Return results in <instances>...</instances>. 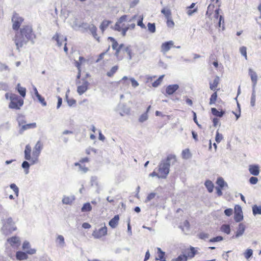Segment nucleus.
I'll use <instances>...</instances> for the list:
<instances>
[{"label":"nucleus","instance_id":"obj_1","mask_svg":"<svg viewBox=\"0 0 261 261\" xmlns=\"http://www.w3.org/2000/svg\"><path fill=\"white\" fill-rule=\"evenodd\" d=\"M35 38V35L33 33L32 27L25 25L20 29L19 32L16 34L13 41L16 46V49L20 51V48L27 45L29 41H31L32 44H34Z\"/></svg>","mask_w":261,"mask_h":261},{"label":"nucleus","instance_id":"obj_2","mask_svg":"<svg viewBox=\"0 0 261 261\" xmlns=\"http://www.w3.org/2000/svg\"><path fill=\"white\" fill-rule=\"evenodd\" d=\"M3 226L1 228L2 232L5 235L11 233L17 229L15 223L12 217H9L2 220Z\"/></svg>","mask_w":261,"mask_h":261},{"label":"nucleus","instance_id":"obj_3","mask_svg":"<svg viewBox=\"0 0 261 261\" xmlns=\"http://www.w3.org/2000/svg\"><path fill=\"white\" fill-rule=\"evenodd\" d=\"M9 99L11 101L9 107L11 109L19 110L23 104V100L19 98L18 95L15 94H11Z\"/></svg>","mask_w":261,"mask_h":261},{"label":"nucleus","instance_id":"obj_4","mask_svg":"<svg viewBox=\"0 0 261 261\" xmlns=\"http://www.w3.org/2000/svg\"><path fill=\"white\" fill-rule=\"evenodd\" d=\"M32 148L30 144H27L24 151V159L30 161V166L38 163V158L37 156H33L31 157Z\"/></svg>","mask_w":261,"mask_h":261},{"label":"nucleus","instance_id":"obj_5","mask_svg":"<svg viewBox=\"0 0 261 261\" xmlns=\"http://www.w3.org/2000/svg\"><path fill=\"white\" fill-rule=\"evenodd\" d=\"M169 171L170 168L162 160L158 165V172L160 173V177L163 179L166 178L169 173Z\"/></svg>","mask_w":261,"mask_h":261},{"label":"nucleus","instance_id":"obj_6","mask_svg":"<svg viewBox=\"0 0 261 261\" xmlns=\"http://www.w3.org/2000/svg\"><path fill=\"white\" fill-rule=\"evenodd\" d=\"M107 234V227L106 226L99 229H95L92 233V236L96 239H99Z\"/></svg>","mask_w":261,"mask_h":261},{"label":"nucleus","instance_id":"obj_7","mask_svg":"<svg viewBox=\"0 0 261 261\" xmlns=\"http://www.w3.org/2000/svg\"><path fill=\"white\" fill-rule=\"evenodd\" d=\"M82 84L77 88V92L80 95L84 94L88 89L90 85L89 83L85 79H82Z\"/></svg>","mask_w":261,"mask_h":261},{"label":"nucleus","instance_id":"obj_8","mask_svg":"<svg viewBox=\"0 0 261 261\" xmlns=\"http://www.w3.org/2000/svg\"><path fill=\"white\" fill-rule=\"evenodd\" d=\"M12 21L13 22L12 26L13 29L18 30L23 21V19L19 17L18 15L16 14L12 17Z\"/></svg>","mask_w":261,"mask_h":261},{"label":"nucleus","instance_id":"obj_9","mask_svg":"<svg viewBox=\"0 0 261 261\" xmlns=\"http://www.w3.org/2000/svg\"><path fill=\"white\" fill-rule=\"evenodd\" d=\"M163 160L165 163L167 164V166L169 168L171 166L174 165L177 162L176 156L171 154L168 155L166 158Z\"/></svg>","mask_w":261,"mask_h":261},{"label":"nucleus","instance_id":"obj_10","mask_svg":"<svg viewBox=\"0 0 261 261\" xmlns=\"http://www.w3.org/2000/svg\"><path fill=\"white\" fill-rule=\"evenodd\" d=\"M52 39L57 42V44L59 47H61L62 45L63 41H67L66 37H64L58 33L55 34V35L53 37Z\"/></svg>","mask_w":261,"mask_h":261},{"label":"nucleus","instance_id":"obj_11","mask_svg":"<svg viewBox=\"0 0 261 261\" xmlns=\"http://www.w3.org/2000/svg\"><path fill=\"white\" fill-rule=\"evenodd\" d=\"M43 149V144L40 141H37L36 144H35L33 151V156H39L41 152L42 149Z\"/></svg>","mask_w":261,"mask_h":261},{"label":"nucleus","instance_id":"obj_12","mask_svg":"<svg viewBox=\"0 0 261 261\" xmlns=\"http://www.w3.org/2000/svg\"><path fill=\"white\" fill-rule=\"evenodd\" d=\"M127 15H124L120 17L117 21L116 22L113 29L115 31L120 32L121 30V27L120 26V24L123 22L126 21Z\"/></svg>","mask_w":261,"mask_h":261},{"label":"nucleus","instance_id":"obj_13","mask_svg":"<svg viewBox=\"0 0 261 261\" xmlns=\"http://www.w3.org/2000/svg\"><path fill=\"white\" fill-rule=\"evenodd\" d=\"M248 73L251 77L252 87H256L258 79L257 73L251 68L249 69Z\"/></svg>","mask_w":261,"mask_h":261},{"label":"nucleus","instance_id":"obj_14","mask_svg":"<svg viewBox=\"0 0 261 261\" xmlns=\"http://www.w3.org/2000/svg\"><path fill=\"white\" fill-rule=\"evenodd\" d=\"M220 82V77L218 76H216L213 82H210V88L211 90L213 91H217L219 90L218 89H217L219 84Z\"/></svg>","mask_w":261,"mask_h":261},{"label":"nucleus","instance_id":"obj_15","mask_svg":"<svg viewBox=\"0 0 261 261\" xmlns=\"http://www.w3.org/2000/svg\"><path fill=\"white\" fill-rule=\"evenodd\" d=\"M179 88L177 84H173L168 85L166 88V92L167 94L171 95L174 94Z\"/></svg>","mask_w":261,"mask_h":261},{"label":"nucleus","instance_id":"obj_16","mask_svg":"<svg viewBox=\"0 0 261 261\" xmlns=\"http://www.w3.org/2000/svg\"><path fill=\"white\" fill-rule=\"evenodd\" d=\"M249 171L252 175L257 176L259 173V166L256 164L250 165L249 166Z\"/></svg>","mask_w":261,"mask_h":261},{"label":"nucleus","instance_id":"obj_17","mask_svg":"<svg viewBox=\"0 0 261 261\" xmlns=\"http://www.w3.org/2000/svg\"><path fill=\"white\" fill-rule=\"evenodd\" d=\"M245 230V226L243 223H240L237 229L235 236H233L232 238H238L242 236L244 233Z\"/></svg>","mask_w":261,"mask_h":261},{"label":"nucleus","instance_id":"obj_18","mask_svg":"<svg viewBox=\"0 0 261 261\" xmlns=\"http://www.w3.org/2000/svg\"><path fill=\"white\" fill-rule=\"evenodd\" d=\"M37 127L36 123L33 122L27 124L22 125L21 128L19 130V133L22 134L24 130L31 128H34Z\"/></svg>","mask_w":261,"mask_h":261},{"label":"nucleus","instance_id":"obj_19","mask_svg":"<svg viewBox=\"0 0 261 261\" xmlns=\"http://www.w3.org/2000/svg\"><path fill=\"white\" fill-rule=\"evenodd\" d=\"M173 45V42L172 41H169L163 43L162 45V50L164 53H166L169 51L171 47Z\"/></svg>","mask_w":261,"mask_h":261},{"label":"nucleus","instance_id":"obj_20","mask_svg":"<svg viewBox=\"0 0 261 261\" xmlns=\"http://www.w3.org/2000/svg\"><path fill=\"white\" fill-rule=\"evenodd\" d=\"M88 29L91 32L93 37L96 39L98 42L99 41V38L97 34V28L93 24L88 25Z\"/></svg>","mask_w":261,"mask_h":261},{"label":"nucleus","instance_id":"obj_21","mask_svg":"<svg viewBox=\"0 0 261 261\" xmlns=\"http://www.w3.org/2000/svg\"><path fill=\"white\" fill-rule=\"evenodd\" d=\"M119 220V216L118 215H115L114 217L110 220L109 222V225L112 228H115L116 227L118 224Z\"/></svg>","mask_w":261,"mask_h":261},{"label":"nucleus","instance_id":"obj_22","mask_svg":"<svg viewBox=\"0 0 261 261\" xmlns=\"http://www.w3.org/2000/svg\"><path fill=\"white\" fill-rule=\"evenodd\" d=\"M158 257L155 258L156 260H159L160 261H166L165 252L163 251L160 248H158Z\"/></svg>","mask_w":261,"mask_h":261},{"label":"nucleus","instance_id":"obj_23","mask_svg":"<svg viewBox=\"0 0 261 261\" xmlns=\"http://www.w3.org/2000/svg\"><path fill=\"white\" fill-rule=\"evenodd\" d=\"M216 184L218 185V187L221 188H224V187L228 188V184L226 182H225L224 180V179L221 177H219L217 178L216 181Z\"/></svg>","mask_w":261,"mask_h":261},{"label":"nucleus","instance_id":"obj_24","mask_svg":"<svg viewBox=\"0 0 261 261\" xmlns=\"http://www.w3.org/2000/svg\"><path fill=\"white\" fill-rule=\"evenodd\" d=\"M28 255L26 252L22 251H17L16 253V258L17 260H22L28 258Z\"/></svg>","mask_w":261,"mask_h":261},{"label":"nucleus","instance_id":"obj_25","mask_svg":"<svg viewBox=\"0 0 261 261\" xmlns=\"http://www.w3.org/2000/svg\"><path fill=\"white\" fill-rule=\"evenodd\" d=\"M211 112L213 115L218 117H222L224 114H225V111L221 110V111H219L216 108H212L211 109Z\"/></svg>","mask_w":261,"mask_h":261},{"label":"nucleus","instance_id":"obj_26","mask_svg":"<svg viewBox=\"0 0 261 261\" xmlns=\"http://www.w3.org/2000/svg\"><path fill=\"white\" fill-rule=\"evenodd\" d=\"M7 241L12 246L20 244L19 238L16 236L9 238Z\"/></svg>","mask_w":261,"mask_h":261},{"label":"nucleus","instance_id":"obj_27","mask_svg":"<svg viewBox=\"0 0 261 261\" xmlns=\"http://www.w3.org/2000/svg\"><path fill=\"white\" fill-rule=\"evenodd\" d=\"M204 185L207 189V191L210 193H212L213 191L214 185L212 181L210 180H206L205 181Z\"/></svg>","mask_w":261,"mask_h":261},{"label":"nucleus","instance_id":"obj_28","mask_svg":"<svg viewBox=\"0 0 261 261\" xmlns=\"http://www.w3.org/2000/svg\"><path fill=\"white\" fill-rule=\"evenodd\" d=\"M21 167L24 169V171L25 174H28L29 173L30 164V163L27 161V160L24 161L22 163Z\"/></svg>","mask_w":261,"mask_h":261},{"label":"nucleus","instance_id":"obj_29","mask_svg":"<svg viewBox=\"0 0 261 261\" xmlns=\"http://www.w3.org/2000/svg\"><path fill=\"white\" fill-rule=\"evenodd\" d=\"M112 23V21L110 20H103L100 24V29L101 31L103 32L106 28L109 26V25Z\"/></svg>","mask_w":261,"mask_h":261},{"label":"nucleus","instance_id":"obj_30","mask_svg":"<svg viewBox=\"0 0 261 261\" xmlns=\"http://www.w3.org/2000/svg\"><path fill=\"white\" fill-rule=\"evenodd\" d=\"M252 208L253 215H261V206L255 204L252 206Z\"/></svg>","mask_w":261,"mask_h":261},{"label":"nucleus","instance_id":"obj_31","mask_svg":"<svg viewBox=\"0 0 261 261\" xmlns=\"http://www.w3.org/2000/svg\"><path fill=\"white\" fill-rule=\"evenodd\" d=\"M17 91L18 93L20 94V95L22 97H24L26 94V89L24 87H21L20 84H17Z\"/></svg>","mask_w":261,"mask_h":261},{"label":"nucleus","instance_id":"obj_32","mask_svg":"<svg viewBox=\"0 0 261 261\" xmlns=\"http://www.w3.org/2000/svg\"><path fill=\"white\" fill-rule=\"evenodd\" d=\"M118 69V66L116 65L112 67L110 71L107 73V75L109 77H112L116 72Z\"/></svg>","mask_w":261,"mask_h":261},{"label":"nucleus","instance_id":"obj_33","mask_svg":"<svg viewBox=\"0 0 261 261\" xmlns=\"http://www.w3.org/2000/svg\"><path fill=\"white\" fill-rule=\"evenodd\" d=\"M17 121L19 126L21 125H24L26 123L24 116L21 114L18 115L17 117Z\"/></svg>","mask_w":261,"mask_h":261},{"label":"nucleus","instance_id":"obj_34","mask_svg":"<svg viewBox=\"0 0 261 261\" xmlns=\"http://www.w3.org/2000/svg\"><path fill=\"white\" fill-rule=\"evenodd\" d=\"M57 241L58 242L59 246L63 247L65 245L64 238L62 235H59L57 237Z\"/></svg>","mask_w":261,"mask_h":261},{"label":"nucleus","instance_id":"obj_35","mask_svg":"<svg viewBox=\"0 0 261 261\" xmlns=\"http://www.w3.org/2000/svg\"><path fill=\"white\" fill-rule=\"evenodd\" d=\"M91 210H92V206H91L90 203L89 202L84 203L81 208V211L83 212H89Z\"/></svg>","mask_w":261,"mask_h":261},{"label":"nucleus","instance_id":"obj_36","mask_svg":"<svg viewBox=\"0 0 261 261\" xmlns=\"http://www.w3.org/2000/svg\"><path fill=\"white\" fill-rule=\"evenodd\" d=\"M74 165L75 166H79V171H81L82 173H85L88 171V168L85 166H82L79 163H75Z\"/></svg>","mask_w":261,"mask_h":261},{"label":"nucleus","instance_id":"obj_37","mask_svg":"<svg viewBox=\"0 0 261 261\" xmlns=\"http://www.w3.org/2000/svg\"><path fill=\"white\" fill-rule=\"evenodd\" d=\"M221 230L227 234H229L230 232V226L227 224H223L221 227Z\"/></svg>","mask_w":261,"mask_h":261},{"label":"nucleus","instance_id":"obj_38","mask_svg":"<svg viewBox=\"0 0 261 261\" xmlns=\"http://www.w3.org/2000/svg\"><path fill=\"white\" fill-rule=\"evenodd\" d=\"M217 91H214V92L211 95L210 99V105H212L215 103L217 98Z\"/></svg>","mask_w":261,"mask_h":261},{"label":"nucleus","instance_id":"obj_39","mask_svg":"<svg viewBox=\"0 0 261 261\" xmlns=\"http://www.w3.org/2000/svg\"><path fill=\"white\" fill-rule=\"evenodd\" d=\"M74 197L71 198L68 196H64L62 199V202L65 204H70L72 202L73 200H74Z\"/></svg>","mask_w":261,"mask_h":261},{"label":"nucleus","instance_id":"obj_40","mask_svg":"<svg viewBox=\"0 0 261 261\" xmlns=\"http://www.w3.org/2000/svg\"><path fill=\"white\" fill-rule=\"evenodd\" d=\"M147 27L148 31L151 33H154L155 32L156 28H155V25L154 23H150L148 22L147 24Z\"/></svg>","mask_w":261,"mask_h":261},{"label":"nucleus","instance_id":"obj_41","mask_svg":"<svg viewBox=\"0 0 261 261\" xmlns=\"http://www.w3.org/2000/svg\"><path fill=\"white\" fill-rule=\"evenodd\" d=\"M108 40L112 42V47L113 49H116L118 48V43L117 41L112 37H109Z\"/></svg>","mask_w":261,"mask_h":261},{"label":"nucleus","instance_id":"obj_42","mask_svg":"<svg viewBox=\"0 0 261 261\" xmlns=\"http://www.w3.org/2000/svg\"><path fill=\"white\" fill-rule=\"evenodd\" d=\"M164 75H162L160 76L156 81L152 83V85L153 87H158L161 83L163 78L164 77Z\"/></svg>","mask_w":261,"mask_h":261},{"label":"nucleus","instance_id":"obj_43","mask_svg":"<svg viewBox=\"0 0 261 261\" xmlns=\"http://www.w3.org/2000/svg\"><path fill=\"white\" fill-rule=\"evenodd\" d=\"M234 219L237 222L241 221L243 219V213H234Z\"/></svg>","mask_w":261,"mask_h":261},{"label":"nucleus","instance_id":"obj_44","mask_svg":"<svg viewBox=\"0 0 261 261\" xmlns=\"http://www.w3.org/2000/svg\"><path fill=\"white\" fill-rule=\"evenodd\" d=\"M122 51L124 53H126L127 54V55L128 56V59H129V60H130L132 58V50L130 48V47L127 46V47H125L123 49H122Z\"/></svg>","mask_w":261,"mask_h":261},{"label":"nucleus","instance_id":"obj_45","mask_svg":"<svg viewBox=\"0 0 261 261\" xmlns=\"http://www.w3.org/2000/svg\"><path fill=\"white\" fill-rule=\"evenodd\" d=\"M252 254H253V251L251 249H247L246 250V251H245V252L244 253L245 257L247 259H248L249 258H250L252 256Z\"/></svg>","mask_w":261,"mask_h":261},{"label":"nucleus","instance_id":"obj_46","mask_svg":"<svg viewBox=\"0 0 261 261\" xmlns=\"http://www.w3.org/2000/svg\"><path fill=\"white\" fill-rule=\"evenodd\" d=\"M148 118V116L147 112H145L140 116V118H139V121L142 123L146 121Z\"/></svg>","mask_w":261,"mask_h":261},{"label":"nucleus","instance_id":"obj_47","mask_svg":"<svg viewBox=\"0 0 261 261\" xmlns=\"http://www.w3.org/2000/svg\"><path fill=\"white\" fill-rule=\"evenodd\" d=\"M161 13L163 14L167 19H168L171 15L170 10L169 9H166L165 8L161 10Z\"/></svg>","mask_w":261,"mask_h":261},{"label":"nucleus","instance_id":"obj_48","mask_svg":"<svg viewBox=\"0 0 261 261\" xmlns=\"http://www.w3.org/2000/svg\"><path fill=\"white\" fill-rule=\"evenodd\" d=\"M66 101L69 106L71 107L73 105H75L76 103V100L74 99L71 98L69 99L68 98L67 94H66Z\"/></svg>","mask_w":261,"mask_h":261},{"label":"nucleus","instance_id":"obj_49","mask_svg":"<svg viewBox=\"0 0 261 261\" xmlns=\"http://www.w3.org/2000/svg\"><path fill=\"white\" fill-rule=\"evenodd\" d=\"M143 16H140V19L138 20L137 25L142 29H146L145 25L143 23Z\"/></svg>","mask_w":261,"mask_h":261},{"label":"nucleus","instance_id":"obj_50","mask_svg":"<svg viewBox=\"0 0 261 261\" xmlns=\"http://www.w3.org/2000/svg\"><path fill=\"white\" fill-rule=\"evenodd\" d=\"M90 182H91V185L92 186H93L94 185L97 186L98 185V181H97V177L95 176H92L91 177Z\"/></svg>","mask_w":261,"mask_h":261},{"label":"nucleus","instance_id":"obj_51","mask_svg":"<svg viewBox=\"0 0 261 261\" xmlns=\"http://www.w3.org/2000/svg\"><path fill=\"white\" fill-rule=\"evenodd\" d=\"M156 195V193L154 192L150 193L148 195L147 198L145 199V202L147 203L150 201L151 199H153Z\"/></svg>","mask_w":261,"mask_h":261},{"label":"nucleus","instance_id":"obj_52","mask_svg":"<svg viewBox=\"0 0 261 261\" xmlns=\"http://www.w3.org/2000/svg\"><path fill=\"white\" fill-rule=\"evenodd\" d=\"M38 101L41 103L43 106H46L47 105L46 102L45 101L44 98L42 97V96L40 94L36 96Z\"/></svg>","mask_w":261,"mask_h":261},{"label":"nucleus","instance_id":"obj_53","mask_svg":"<svg viewBox=\"0 0 261 261\" xmlns=\"http://www.w3.org/2000/svg\"><path fill=\"white\" fill-rule=\"evenodd\" d=\"M240 51L242 56H244L245 59H247V48L245 46H242L240 48Z\"/></svg>","mask_w":261,"mask_h":261},{"label":"nucleus","instance_id":"obj_54","mask_svg":"<svg viewBox=\"0 0 261 261\" xmlns=\"http://www.w3.org/2000/svg\"><path fill=\"white\" fill-rule=\"evenodd\" d=\"M175 261H187V256L184 255H180L175 259Z\"/></svg>","mask_w":261,"mask_h":261},{"label":"nucleus","instance_id":"obj_55","mask_svg":"<svg viewBox=\"0 0 261 261\" xmlns=\"http://www.w3.org/2000/svg\"><path fill=\"white\" fill-rule=\"evenodd\" d=\"M196 251L195 250V248L193 247H190V251L188 253V256L190 257L191 258L193 257L196 254Z\"/></svg>","mask_w":261,"mask_h":261},{"label":"nucleus","instance_id":"obj_56","mask_svg":"<svg viewBox=\"0 0 261 261\" xmlns=\"http://www.w3.org/2000/svg\"><path fill=\"white\" fill-rule=\"evenodd\" d=\"M223 139V136L222 134H219L218 131L216 132L215 140L217 143H220Z\"/></svg>","mask_w":261,"mask_h":261},{"label":"nucleus","instance_id":"obj_57","mask_svg":"<svg viewBox=\"0 0 261 261\" xmlns=\"http://www.w3.org/2000/svg\"><path fill=\"white\" fill-rule=\"evenodd\" d=\"M223 238L221 236H217L210 240V242H216L222 241Z\"/></svg>","mask_w":261,"mask_h":261},{"label":"nucleus","instance_id":"obj_58","mask_svg":"<svg viewBox=\"0 0 261 261\" xmlns=\"http://www.w3.org/2000/svg\"><path fill=\"white\" fill-rule=\"evenodd\" d=\"M189 150L188 149H186L185 150H183L182 151V158L184 159H188L189 158Z\"/></svg>","mask_w":261,"mask_h":261},{"label":"nucleus","instance_id":"obj_59","mask_svg":"<svg viewBox=\"0 0 261 261\" xmlns=\"http://www.w3.org/2000/svg\"><path fill=\"white\" fill-rule=\"evenodd\" d=\"M224 17L222 15H220L219 18V22H218V25L219 27H221V24H222V28L223 29L224 28Z\"/></svg>","mask_w":261,"mask_h":261},{"label":"nucleus","instance_id":"obj_60","mask_svg":"<svg viewBox=\"0 0 261 261\" xmlns=\"http://www.w3.org/2000/svg\"><path fill=\"white\" fill-rule=\"evenodd\" d=\"M258 178L254 176H251L249 180V182L252 185L256 184L258 182Z\"/></svg>","mask_w":261,"mask_h":261},{"label":"nucleus","instance_id":"obj_61","mask_svg":"<svg viewBox=\"0 0 261 261\" xmlns=\"http://www.w3.org/2000/svg\"><path fill=\"white\" fill-rule=\"evenodd\" d=\"M129 80L131 82L132 86L134 88H136L137 87H138L139 86L138 82L134 78L131 77L129 79Z\"/></svg>","mask_w":261,"mask_h":261},{"label":"nucleus","instance_id":"obj_62","mask_svg":"<svg viewBox=\"0 0 261 261\" xmlns=\"http://www.w3.org/2000/svg\"><path fill=\"white\" fill-rule=\"evenodd\" d=\"M199 237L201 239L205 240L208 238L209 234L204 232H201L199 234Z\"/></svg>","mask_w":261,"mask_h":261},{"label":"nucleus","instance_id":"obj_63","mask_svg":"<svg viewBox=\"0 0 261 261\" xmlns=\"http://www.w3.org/2000/svg\"><path fill=\"white\" fill-rule=\"evenodd\" d=\"M30 247V244L29 242L24 241L22 244V249L23 250L28 249Z\"/></svg>","mask_w":261,"mask_h":261},{"label":"nucleus","instance_id":"obj_64","mask_svg":"<svg viewBox=\"0 0 261 261\" xmlns=\"http://www.w3.org/2000/svg\"><path fill=\"white\" fill-rule=\"evenodd\" d=\"M232 209L231 208H227L224 211V214L227 216H230L232 214Z\"/></svg>","mask_w":261,"mask_h":261}]
</instances>
